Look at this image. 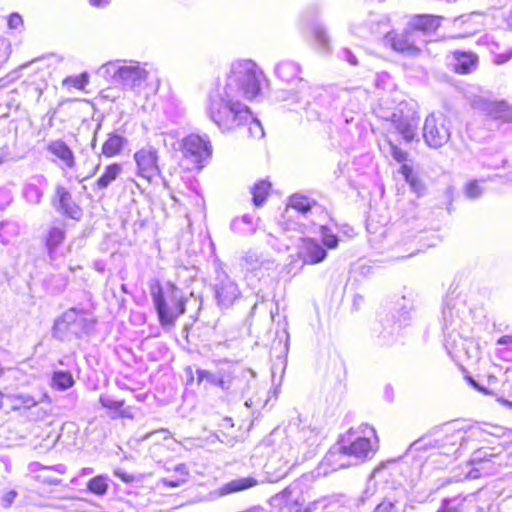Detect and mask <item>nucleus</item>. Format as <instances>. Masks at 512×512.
I'll return each mask as SVG.
<instances>
[{"mask_svg":"<svg viewBox=\"0 0 512 512\" xmlns=\"http://www.w3.org/2000/svg\"><path fill=\"white\" fill-rule=\"evenodd\" d=\"M267 79L250 59L233 62L223 85L210 92L206 105L209 119L223 132L247 124L251 111L244 100L260 95Z\"/></svg>","mask_w":512,"mask_h":512,"instance_id":"f257e3e1","label":"nucleus"},{"mask_svg":"<svg viewBox=\"0 0 512 512\" xmlns=\"http://www.w3.org/2000/svg\"><path fill=\"white\" fill-rule=\"evenodd\" d=\"M384 468L374 469L367 481L366 488L353 507L357 512H406L407 493L402 485L389 484Z\"/></svg>","mask_w":512,"mask_h":512,"instance_id":"f03ea898","label":"nucleus"},{"mask_svg":"<svg viewBox=\"0 0 512 512\" xmlns=\"http://www.w3.org/2000/svg\"><path fill=\"white\" fill-rule=\"evenodd\" d=\"M317 440L318 436L314 430L303 428L293 440L296 447L285 443L279 451H274L270 455L265 465L267 473H273L277 479L284 477L292 466L314 454Z\"/></svg>","mask_w":512,"mask_h":512,"instance_id":"7ed1b4c3","label":"nucleus"},{"mask_svg":"<svg viewBox=\"0 0 512 512\" xmlns=\"http://www.w3.org/2000/svg\"><path fill=\"white\" fill-rule=\"evenodd\" d=\"M151 295L160 325L163 328L173 327L186 310L187 299L183 291L174 284L167 283L163 287L153 288Z\"/></svg>","mask_w":512,"mask_h":512,"instance_id":"20e7f679","label":"nucleus"},{"mask_svg":"<svg viewBox=\"0 0 512 512\" xmlns=\"http://www.w3.org/2000/svg\"><path fill=\"white\" fill-rule=\"evenodd\" d=\"M327 218V213L321 205L307 196L301 194L292 195L282 214L283 224L287 230H299L305 233L302 223H308L311 219Z\"/></svg>","mask_w":512,"mask_h":512,"instance_id":"39448f33","label":"nucleus"},{"mask_svg":"<svg viewBox=\"0 0 512 512\" xmlns=\"http://www.w3.org/2000/svg\"><path fill=\"white\" fill-rule=\"evenodd\" d=\"M98 74L124 89L139 92L146 83L149 72L137 62L114 61L102 65Z\"/></svg>","mask_w":512,"mask_h":512,"instance_id":"423d86ee","label":"nucleus"},{"mask_svg":"<svg viewBox=\"0 0 512 512\" xmlns=\"http://www.w3.org/2000/svg\"><path fill=\"white\" fill-rule=\"evenodd\" d=\"M341 442L354 465L370 459L378 448L376 432L367 424L362 425L359 430L349 429Z\"/></svg>","mask_w":512,"mask_h":512,"instance_id":"0eeeda50","label":"nucleus"},{"mask_svg":"<svg viewBox=\"0 0 512 512\" xmlns=\"http://www.w3.org/2000/svg\"><path fill=\"white\" fill-rule=\"evenodd\" d=\"M95 325V319L88 310L70 308L55 322L54 335L65 339L69 335L81 337L90 333Z\"/></svg>","mask_w":512,"mask_h":512,"instance_id":"6e6552de","label":"nucleus"},{"mask_svg":"<svg viewBox=\"0 0 512 512\" xmlns=\"http://www.w3.org/2000/svg\"><path fill=\"white\" fill-rule=\"evenodd\" d=\"M470 435L461 429L447 432L444 436L434 439H422L416 441L413 446L417 449H434L446 457H454L460 448L464 446Z\"/></svg>","mask_w":512,"mask_h":512,"instance_id":"1a4fd4ad","label":"nucleus"},{"mask_svg":"<svg viewBox=\"0 0 512 512\" xmlns=\"http://www.w3.org/2000/svg\"><path fill=\"white\" fill-rule=\"evenodd\" d=\"M403 304L400 305L398 310L397 319L395 315H386L385 318L380 320L381 329L379 330L378 338L379 343L382 345H389L396 339L400 329L407 325L411 319V311L413 310V303L407 300L406 297H402Z\"/></svg>","mask_w":512,"mask_h":512,"instance_id":"9d476101","label":"nucleus"},{"mask_svg":"<svg viewBox=\"0 0 512 512\" xmlns=\"http://www.w3.org/2000/svg\"><path fill=\"white\" fill-rule=\"evenodd\" d=\"M449 120L441 113H431L425 119L423 138L425 143L434 149L444 146L450 139Z\"/></svg>","mask_w":512,"mask_h":512,"instance_id":"9b49d317","label":"nucleus"},{"mask_svg":"<svg viewBox=\"0 0 512 512\" xmlns=\"http://www.w3.org/2000/svg\"><path fill=\"white\" fill-rule=\"evenodd\" d=\"M493 457L485 450H477L470 461L459 467L460 472L454 475L455 481L477 479L489 475L494 470Z\"/></svg>","mask_w":512,"mask_h":512,"instance_id":"f8f14e48","label":"nucleus"},{"mask_svg":"<svg viewBox=\"0 0 512 512\" xmlns=\"http://www.w3.org/2000/svg\"><path fill=\"white\" fill-rule=\"evenodd\" d=\"M214 291L217 305L221 309L232 307L241 296V291L237 283L224 271L217 272Z\"/></svg>","mask_w":512,"mask_h":512,"instance_id":"ddd939ff","label":"nucleus"},{"mask_svg":"<svg viewBox=\"0 0 512 512\" xmlns=\"http://www.w3.org/2000/svg\"><path fill=\"white\" fill-rule=\"evenodd\" d=\"M182 151L184 157L200 164L211 156L212 147L207 135L190 134L182 141Z\"/></svg>","mask_w":512,"mask_h":512,"instance_id":"4468645a","label":"nucleus"},{"mask_svg":"<svg viewBox=\"0 0 512 512\" xmlns=\"http://www.w3.org/2000/svg\"><path fill=\"white\" fill-rule=\"evenodd\" d=\"M354 462L350 459L347 451L340 441L337 445L330 448L318 467V475H327L330 472L353 466Z\"/></svg>","mask_w":512,"mask_h":512,"instance_id":"2eb2a0df","label":"nucleus"},{"mask_svg":"<svg viewBox=\"0 0 512 512\" xmlns=\"http://www.w3.org/2000/svg\"><path fill=\"white\" fill-rule=\"evenodd\" d=\"M219 376L223 384L219 388L225 392H236L243 389L242 381L247 378H254V373L250 369L242 368L238 365H229L219 368Z\"/></svg>","mask_w":512,"mask_h":512,"instance_id":"dca6fc26","label":"nucleus"},{"mask_svg":"<svg viewBox=\"0 0 512 512\" xmlns=\"http://www.w3.org/2000/svg\"><path fill=\"white\" fill-rule=\"evenodd\" d=\"M381 118L391 123L395 131L402 136L406 142H411L417 130L418 121L411 116L404 115L401 110L385 112Z\"/></svg>","mask_w":512,"mask_h":512,"instance_id":"f3484780","label":"nucleus"},{"mask_svg":"<svg viewBox=\"0 0 512 512\" xmlns=\"http://www.w3.org/2000/svg\"><path fill=\"white\" fill-rule=\"evenodd\" d=\"M301 72V67L298 63L290 60H284L279 62L275 67V74L282 81L290 83L293 80H298L300 93L303 94L301 96L302 100H304L307 104L309 103V96L312 90V87L308 85L307 81L303 80L299 77Z\"/></svg>","mask_w":512,"mask_h":512,"instance_id":"a211bd4d","label":"nucleus"},{"mask_svg":"<svg viewBox=\"0 0 512 512\" xmlns=\"http://www.w3.org/2000/svg\"><path fill=\"white\" fill-rule=\"evenodd\" d=\"M134 159L141 177L151 181L159 174L158 153L154 147L146 146L140 149L134 154Z\"/></svg>","mask_w":512,"mask_h":512,"instance_id":"6ab92c4d","label":"nucleus"},{"mask_svg":"<svg viewBox=\"0 0 512 512\" xmlns=\"http://www.w3.org/2000/svg\"><path fill=\"white\" fill-rule=\"evenodd\" d=\"M417 33L410 28L402 33L389 32L386 35V41L389 42L395 51L407 54L409 56L417 55L420 49L416 45Z\"/></svg>","mask_w":512,"mask_h":512,"instance_id":"aec40b11","label":"nucleus"},{"mask_svg":"<svg viewBox=\"0 0 512 512\" xmlns=\"http://www.w3.org/2000/svg\"><path fill=\"white\" fill-rule=\"evenodd\" d=\"M473 106L494 120L506 123L512 122V108L505 101L479 100L474 101Z\"/></svg>","mask_w":512,"mask_h":512,"instance_id":"412c9836","label":"nucleus"},{"mask_svg":"<svg viewBox=\"0 0 512 512\" xmlns=\"http://www.w3.org/2000/svg\"><path fill=\"white\" fill-rule=\"evenodd\" d=\"M47 152L54 156V162L58 163L61 169H72L76 165L75 155L72 149L61 139L51 140L46 146Z\"/></svg>","mask_w":512,"mask_h":512,"instance_id":"4be33fe9","label":"nucleus"},{"mask_svg":"<svg viewBox=\"0 0 512 512\" xmlns=\"http://www.w3.org/2000/svg\"><path fill=\"white\" fill-rule=\"evenodd\" d=\"M299 256L304 263L318 264L326 259L327 251L317 240L306 238L302 240Z\"/></svg>","mask_w":512,"mask_h":512,"instance_id":"5701e85b","label":"nucleus"},{"mask_svg":"<svg viewBox=\"0 0 512 512\" xmlns=\"http://www.w3.org/2000/svg\"><path fill=\"white\" fill-rule=\"evenodd\" d=\"M463 317L457 302L447 301L442 309L443 331L457 332L462 330Z\"/></svg>","mask_w":512,"mask_h":512,"instance_id":"b1692460","label":"nucleus"},{"mask_svg":"<svg viewBox=\"0 0 512 512\" xmlns=\"http://www.w3.org/2000/svg\"><path fill=\"white\" fill-rule=\"evenodd\" d=\"M307 478L302 477L292 482L281 493L276 496V499H281L285 505L301 506L305 502L303 486Z\"/></svg>","mask_w":512,"mask_h":512,"instance_id":"393cba45","label":"nucleus"},{"mask_svg":"<svg viewBox=\"0 0 512 512\" xmlns=\"http://www.w3.org/2000/svg\"><path fill=\"white\" fill-rule=\"evenodd\" d=\"M326 218L311 219L308 223H302L305 232H312L314 228H318L322 242L327 249H335L338 246V236L324 223Z\"/></svg>","mask_w":512,"mask_h":512,"instance_id":"a878e982","label":"nucleus"},{"mask_svg":"<svg viewBox=\"0 0 512 512\" xmlns=\"http://www.w3.org/2000/svg\"><path fill=\"white\" fill-rule=\"evenodd\" d=\"M47 187V179L43 175H34L23 188V197L31 204H39L43 196V189Z\"/></svg>","mask_w":512,"mask_h":512,"instance_id":"bb28decb","label":"nucleus"},{"mask_svg":"<svg viewBox=\"0 0 512 512\" xmlns=\"http://www.w3.org/2000/svg\"><path fill=\"white\" fill-rule=\"evenodd\" d=\"M65 238V231L60 227H52L46 237V247L49 259L52 263L64 257V253L58 250Z\"/></svg>","mask_w":512,"mask_h":512,"instance_id":"cd10ccee","label":"nucleus"},{"mask_svg":"<svg viewBox=\"0 0 512 512\" xmlns=\"http://www.w3.org/2000/svg\"><path fill=\"white\" fill-rule=\"evenodd\" d=\"M460 331L461 330H458L457 332L443 331L445 337V347L447 352L453 357H460L463 353H468L466 345L470 343V341L463 339Z\"/></svg>","mask_w":512,"mask_h":512,"instance_id":"c85d7f7f","label":"nucleus"},{"mask_svg":"<svg viewBox=\"0 0 512 512\" xmlns=\"http://www.w3.org/2000/svg\"><path fill=\"white\" fill-rule=\"evenodd\" d=\"M442 17L429 14L415 15L409 21V28L418 34L419 31H435L441 23Z\"/></svg>","mask_w":512,"mask_h":512,"instance_id":"c756f323","label":"nucleus"},{"mask_svg":"<svg viewBox=\"0 0 512 512\" xmlns=\"http://www.w3.org/2000/svg\"><path fill=\"white\" fill-rule=\"evenodd\" d=\"M453 58L454 70L459 74H469L477 68L478 57L474 53L455 51Z\"/></svg>","mask_w":512,"mask_h":512,"instance_id":"7c9ffc66","label":"nucleus"},{"mask_svg":"<svg viewBox=\"0 0 512 512\" xmlns=\"http://www.w3.org/2000/svg\"><path fill=\"white\" fill-rule=\"evenodd\" d=\"M56 194L59 198V206L62 212L72 219H79L81 216V209L72 200V196L68 190L59 186L56 189Z\"/></svg>","mask_w":512,"mask_h":512,"instance_id":"2f4dec72","label":"nucleus"},{"mask_svg":"<svg viewBox=\"0 0 512 512\" xmlns=\"http://www.w3.org/2000/svg\"><path fill=\"white\" fill-rule=\"evenodd\" d=\"M258 484V481L253 477H242L233 479L227 483H225L223 486H221L217 490V494L219 496L228 495L231 493L240 492L246 489H249L251 487H254Z\"/></svg>","mask_w":512,"mask_h":512,"instance_id":"473e14b6","label":"nucleus"},{"mask_svg":"<svg viewBox=\"0 0 512 512\" xmlns=\"http://www.w3.org/2000/svg\"><path fill=\"white\" fill-rule=\"evenodd\" d=\"M127 144V139L119 134L111 133L102 145V153L104 156L115 157L123 151Z\"/></svg>","mask_w":512,"mask_h":512,"instance_id":"72a5a7b5","label":"nucleus"},{"mask_svg":"<svg viewBox=\"0 0 512 512\" xmlns=\"http://www.w3.org/2000/svg\"><path fill=\"white\" fill-rule=\"evenodd\" d=\"M122 170V165L118 163L108 165L103 174L95 182V187L99 190L108 188L110 184L122 173Z\"/></svg>","mask_w":512,"mask_h":512,"instance_id":"f704fd0d","label":"nucleus"},{"mask_svg":"<svg viewBox=\"0 0 512 512\" xmlns=\"http://www.w3.org/2000/svg\"><path fill=\"white\" fill-rule=\"evenodd\" d=\"M99 402L102 405V407L119 412V416L122 418H133L131 408H123L125 404L124 400H115L108 395H101L99 398Z\"/></svg>","mask_w":512,"mask_h":512,"instance_id":"c9c22d12","label":"nucleus"},{"mask_svg":"<svg viewBox=\"0 0 512 512\" xmlns=\"http://www.w3.org/2000/svg\"><path fill=\"white\" fill-rule=\"evenodd\" d=\"M246 268L250 271L261 270L262 268L269 270L273 265V262L263 259L262 256L256 252H248L244 257Z\"/></svg>","mask_w":512,"mask_h":512,"instance_id":"e433bc0d","label":"nucleus"},{"mask_svg":"<svg viewBox=\"0 0 512 512\" xmlns=\"http://www.w3.org/2000/svg\"><path fill=\"white\" fill-rule=\"evenodd\" d=\"M163 113L171 123L178 122L184 115V109L176 100H167L163 106Z\"/></svg>","mask_w":512,"mask_h":512,"instance_id":"4c0bfd02","label":"nucleus"},{"mask_svg":"<svg viewBox=\"0 0 512 512\" xmlns=\"http://www.w3.org/2000/svg\"><path fill=\"white\" fill-rule=\"evenodd\" d=\"M14 410L30 409L37 405V401L28 394H16L7 397Z\"/></svg>","mask_w":512,"mask_h":512,"instance_id":"58836bf2","label":"nucleus"},{"mask_svg":"<svg viewBox=\"0 0 512 512\" xmlns=\"http://www.w3.org/2000/svg\"><path fill=\"white\" fill-rule=\"evenodd\" d=\"M399 172L414 192L419 194L423 190V185L414 174L411 166L408 164H403L401 165Z\"/></svg>","mask_w":512,"mask_h":512,"instance_id":"ea45409f","label":"nucleus"},{"mask_svg":"<svg viewBox=\"0 0 512 512\" xmlns=\"http://www.w3.org/2000/svg\"><path fill=\"white\" fill-rule=\"evenodd\" d=\"M19 234V226L15 222H2L0 224V243L8 244Z\"/></svg>","mask_w":512,"mask_h":512,"instance_id":"a19ab883","label":"nucleus"},{"mask_svg":"<svg viewBox=\"0 0 512 512\" xmlns=\"http://www.w3.org/2000/svg\"><path fill=\"white\" fill-rule=\"evenodd\" d=\"M270 183L265 180H260L252 188L253 203L255 206H261L268 195Z\"/></svg>","mask_w":512,"mask_h":512,"instance_id":"79ce46f5","label":"nucleus"},{"mask_svg":"<svg viewBox=\"0 0 512 512\" xmlns=\"http://www.w3.org/2000/svg\"><path fill=\"white\" fill-rule=\"evenodd\" d=\"M52 383L58 390H66L74 385V379L68 371H56L53 373Z\"/></svg>","mask_w":512,"mask_h":512,"instance_id":"37998d69","label":"nucleus"},{"mask_svg":"<svg viewBox=\"0 0 512 512\" xmlns=\"http://www.w3.org/2000/svg\"><path fill=\"white\" fill-rule=\"evenodd\" d=\"M197 382L201 384L203 382L211 385L219 387L220 384H223V381L219 376V369L216 372H212L205 369H197L196 370Z\"/></svg>","mask_w":512,"mask_h":512,"instance_id":"c03bdc74","label":"nucleus"},{"mask_svg":"<svg viewBox=\"0 0 512 512\" xmlns=\"http://www.w3.org/2000/svg\"><path fill=\"white\" fill-rule=\"evenodd\" d=\"M466 498L458 495L453 498H446L442 501L437 512H462Z\"/></svg>","mask_w":512,"mask_h":512,"instance_id":"a18cd8bd","label":"nucleus"},{"mask_svg":"<svg viewBox=\"0 0 512 512\" xmlns=\"http://www.w3.org/2000/svg\"><path fill=\"white\" fill-rule=\"evenodd\" d=\"M87 488L96 495H104L108 490V478L102 475L96 476L88 481Z\"/></svg>","mask_w":512,"mask_h":512,"instance_id":"49530a36","label":"nucleus"},{"mask_svg":"<svg viewBox=\"0 0 512 512\" xmlns=\"http://www.w3.org/2000/svg\"><path fill=\"white\" fill-rule=\"evenodd\" d=\"M313 34L319 46L323 50L328 51L330 49V40L325 29L320 25H315L313 28Z\"/></svg>","mask_w":512,"mask_h":512,"instance_id":"de8ad7c7","label":"nucleus"},{"mask_svg":"<svg viewBox=\"0 0 512 512\" xmlns=\"http://www.w3.org/2000/svg\"><path fill=\"white\" fill-rule=\"evenodd\" d=\"M464 191L467 198L475 200L482 196L484 189L480 186L478 180H472L465 185Z\"/></svg>","mask_w":512,"mask_h":512,"instance_id":"09e8293b","label":"nucleus"},{"mask_svg":"<svg viewBox=\"0 0 512 512\" xmlns=\"http://www.w3.org/2000/svg\"><path fill=\"white\" fill-rule=\"evenodd\" d=\"M388 146V152L391 155V157L397 161L398 163L406 164L408 158V153L400 149L398 146H396L394 143H392L390 140L387 141Z\"/></svg>","mask_w":512,"mask_h":512,"instance_id":"8fccbe9b","label":"nucleus"},{"mask_svg":"<svg viewBox=\"0 0 512 512\" xmlns=\"http://www.w3.org/2000/svg\"><path fill=\"white\" fill-rule=\"evenodd\" d=\"M247 123H249L248 132L252 138L261 139L264 137V129L259 120L251 116Z\"/></svg>","mask_w":512,"mask_h":512,"instance_id":"3c124183","label":"nucleus"},{"mask_svg":"<svg viewBox=\"0 0 512 512\" xmlns=\"http://www.w3.org/2000/svg\"><path fill=\"white\" fill-rule=\"evenodd\" d=\"M334 503L332 502L331 498L329 497H322L314 502H312L309 507L305 510V512H311L316 510H325L329 508L330 506H333Z\"/></svg>","mask_w":512,"mask_h":512,"instance_id":"603ef678","label":"nucleus"},{"mask_svg":"<svg viewBox=\"0 0 512 512\" xmlns=\"http://www.w3.org/2000/svg\"><path fill=\"white\" fill-rule=\"evenodd\" d=\"M13 201V195L10 189L0 188V210H5Z\"/></svg>","mask_w":512,"mask_h":512,"instance_id":"864d4df0","label":"nucleus"},{"mask_svg":"<svg viewBox=\"0 0 512 512\" xmlns=\"http://www.w3.org/2000/svg\"><path fill=\"white\" fill-rule=\"evenodd\" d=\"M8 27L13 30H20L23 27V19L18 13H12L8 17Z\"/></svg>","mask_w":512,"mask_h":512,"instance_id":"5fc2aeb1","label":"nucleus"},{"mask_svg":"<svg viewBox=\"0 0 512 512\" xmlns=\"http://www.w3.org/2000/svg\"><path fill=\"white\" fill-rule=\"evenodd\" d=\"M66 82H71L73 87L77 89H83L84 86L88 83V77L86 74H82L74 78H68Z\"/></svg>","mask_w":512,"mask_h":512,"instance_id":"6e6d98bb","label":"nucleus"},{"mask_svg":"<svg viewBox=\"0 0 512 512\" xmlns=\"http://www.w3.org/2000/svg\"><path fill=\"white\" fill-rule=\"evenodd\" d=\"M340 56L352 66H356L358 64L357 57L348 48H343L340 51Z\"/></svg>","mask_w":512,"mask_h":512,"instance_id":"4d7b16f0","label":"nucleus"},{"mask_svg":"<svg viewBox=\"0 0 512 512\" xmlns=\"http://www.w3.org/2000/svg\"><path fill=\"white\" fill-rule=\"evenodd\" d=\"M17 495L18 494L15 490H10V491L6 492L2 496V506L5 508L9 507L13 503V501L15 500Z\"/></svg>","mask_w":512,"mask_h":512,"instance_id":"13d9d810","label":"nucleus"},{"mask_svg":"<svg viewBox=\"0 0 512 512\" xmlns=\"http://www.w3.org/2000/svg\"><path fill=\"white\" fill-rule=\"evenodd\" d=\"M156 434H162L163 435V438L164 439H167L168 438V430L167 429H164V428H161V429H158V430H154V431H151V432H148L147 434H145L143 436V440H148L150 438H152L154 435Z\"/></svg>","mask_w":512,"mask_h":512,"instance_id":"bf43d9fd","label":"nucleus"},{"mask_svg":"<svg viewBox=\"0 0 512 512\" xmlns=\"http://www.w3.org/2000/svg\"><path fill=\"white\" fill-rule=\"evenodd\" d=\"M174 471L179 475V478H184L185 481L187 480L188 469L185 464H177Z\"/></svg>","mask_w":512,"mask_h":512,"instance_id":"052dcab7","label":"nucleus"},{"mask_svg":"<svg viewBox=\"0 0 512 512\" xmlns=\"http://www.w3.org/2000/svg\"><path fill=\"white\" fill-rule=\"evenodd\" d=\"M512 56V53L511 52H506V53H501V54H497L495 55L494 57V62L496 64H503V63H506L507 61L510 60Z\"/></svg>","mask_w":512,"mask_h":512,"instance_id":"680f3d73","label":"nucleus"},{"mask_svg":"<svg viewBox=\"0 0 512 512\" xmlns=\"http://www.w3.org/2000/svg\"><path fill=\"white\" fill-rule=\"evenodd\" d=\"M499 512H512V497L501 502Z\"/></svg>","mask_w":512,"mask_h":512,"instance_id":"e2e57ef3","label":"nucleus"},{"mask_svg":"<svg viewBox=\"0 0 512 512\" xmlns=\"http://www.w3.org/2000/svg\"><path fill=\"white\" fill-rule=\"evenodd\" d=\"M185 479L184 478H177L176 480H170V479H163V483L168 486V487H179L181 486L183 483H185Z\"/></svg>","mask_w":512,"mask_h":512,"instance_id":"0e129e2a","label":"nucleus"},{"mask_svg":"<svg viewBox=\"0 0 512 512\" xmlns=\"http://www.w3.org/2000/svg\"><path fill=\"white\" fill-rule=\"evenodd\" d=\"M0 46L3 47L5 49V55L3 56L4 59H7L11 50H10V43L5 40V39H2L0 40Z\"/></svg>","mask_w":512,"mask_h":512,"instance_id":"69168bd1","label":"nucleus"},{"mask_svg":"<svg viewBox=\"0 0 512 512\" xmlns=\"http://www.w3.org/2000/svg\"><path fill=\"white\" fill-rule=\"evenodd\" d=\"M89 1H90L91 5L98 7V8H102V7H105L106 5H108L111 0H89Z\"/></svg>","mask_w":512,"mask_h":512,"instance_id":"338daca9","label":"nucleus"},{"mask_svg":"<svg viewBox=\"0 0 512 512\" xmlns=\"http://www.w3.org/2000/svg\"><path fill=\"white\" fill-rule=\"evenodd\" d=\"M510 343H512V336H510V335L501 336L497 340V344L498 345H507V344H510Z\"/></svg>","mask_w":512,"mask_h":512,"instance_id":"774afa93","label":"nucleus"}]
</instances>
